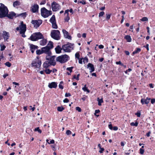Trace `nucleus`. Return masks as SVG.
<instances>
[{"label":"nucleus","instance_id":"58836bf2","mask_svg":"<svg viewBox=\"0 0 155 155\" xmlns=\"http://www.w3.org/2000/svg\"><path fill=\"white\" fill-rule=\"evenodd\" d=\"M140 20L142 21H148V19L146 17H143L140 19Z\"/></svg>","mask_w":155,"mask_h":155},{"label":"nucleus","instance_id":"3c124183","mask_svg":"<svg viewBox=\"0 0 155 155\" xmlns=\"http://www.w3.org/2000/svg\"><path fill=\"white\" fill-rule=\"evenodd\" d=\"M71 134V132L70 130H67L66 132V134L67 135H70Z\"/></svg>","mask_w":155,"mask_h":155},{"label":"nucleus","instance_id":"c9c22d12","mask_svg":"<svg viewBox=\"0 0 155 155\" xmlns=\"http://www.w3.org/2000/svg\"><path fill=\"white\" fill-rule=\"evenodd\" d=\"M47 142L48 143L50 144H53L54 143V141L53 140H52L49 141V140L48 139H47L46 140Z\"/></svg>","mask_w":155,"mask_h":155},{"label":"nucleus","instance_id":"423d86ee","mask_svg":"<svg viewBox=\"0 0 155 155\" xmlns=\"http://www.w3.org/2000/svg\"><path fill=\"white\" fill-rule=\"evenodd\" d=\"M41 15L45 18L48 17L52 14L51 11L47 10L45 7L41 8Z\"/></svg>","mask_w":155,"mask_h":155},{"label":"nucleus","instance_id":"603ef678","mask_svg":"<svg viewBox=\"0 0 155 155\" xmlns=\"http://www.w3.org/2000/svg\"><path fill=\"white\" fill-rule=\"evenodd\" d=\"M76 109L78 111V112H81V108L79 107H76Z\"/></svg>","mask_w":155,"mask_h":155},{"label":"nucleus","instance_id":"8fccbe9b","mask_svg":"<svg viewBox=\"0 0 155 155\" xmlns=\"http://www.w3.org/2000/svg\"><path fill=\"white\" fill-rule=\"evenodd\" d=\"M106 19L107 20L109 19L110 17V15L108 14H106Z\"/></svg>","mask_w":155,"mask_h":155},{"label":"nucleus","instance_id":"4d7b16f0","mask_svg":"<svg viewBox=\"0 0 155 155\" xmlns=\"http://www.w3.org/2000/svg\"><path fill=\"white\" fill-rule=\"evenodd\" d=\"M78 3H81L83 5H85L86 4L85 2L84 1H78Z\"/></svg>","mask_w":155,"mask_h":155},{"label":"nucleus","instance_id":"e2e57ef3","mask_svg":"<svg viewBox=\"0 0 155 155\" xmlns=\"http://www.w3.org/2000/svg\"><path fill=\"white\" fill-rule=\"evenodd\" d=\"M113 128V130H117L118 129V127L116 126L114 127Z\"/></svg>","mask_w":155,"mask_h":155},{"label":"nucleus","instance_id":"bb28decb","mask_svg":"<svg viewBox=\"0 0 155 155\" xmlns=\"http://www.w3.org/2000/svg\"><path fill=\"white\" fill-rule=\"evenodd\" d=\"M82 89L84 91H86L87 93H89L90 92V91L87 89V88L86 87V85H85L84 87L82 88Z\"/></svg>","mask_w":155,"mask_h":155},{"label":"nucleus","instance_id":"f8f14e48","mask_svg":"<svg viewBox=\"0 0 155 155\" xmlns=\"http://www.w3.org/2000/svg\"><path fill=\"white\" fill-rule=\"evenodd\" d=\"M39 6L37 4H34L31 7V10L33 13L37 12L38 11Z\"/></svg>","mask_w":155,"mask_h":155},{"label":"nucleus","instance_id":"69168bd1","mask_svg":"<svg viewBox=\"0 0 155 155\" xmlns=\"http://www.w3.org/2000/svg\"><path fill=\"white\" fill-rule=\"evenodd\" d=\"M144 47H145L146 48L147 50L148 51L149 50V45L147 44L146 45V46H144Z\"/></svg>","mask_w":155,"mask_h":155},{"label":"nucleus","instance_id":"f257e3e1","mask_svg":"<svg viewBox=\"0 0 155 155\" xmlns=\"http://www.w3.org/2000/svg\"><path fill=\"white\" fill-rule=\"evenodd\" d=\"M53 48V43L51 41H49L47 45L41 48L43 53L47 54L48 56L46 57V60H48L49 57L51 55L50 50Z\"/></svg>","mask_w":155,"mask_h":155},{"label":"nucleus","instance_id":"393cba45","mask_svg":"<svg viewBox=\"0 0 155 155\" xmlns=\"http://www.w3.org/2000/svg\"><path fill=\"white\" fill-rule=\"evenodd\" d=\"M27 15V14L26 12H24L23 13H21L20 14H18L16 16H21L25 18Z\"/></svg>","mask_w":155,"mask_h":155},{"label":"nucleus","instance_id":"13d9d810","mask_svg":"<svg viewBox=\"0 0 155 155\" xmlns=\"http://www.w3.org/2000/svg\"><path fill=\"white\" fill-rule=\"evenodd\" d=\"M151 103H152V104H153L154 103H155V99H154V98L152 99L151 100Z\"/></svg>","mask_w":155,"mask_h":155},{"label":"nucleus","instance_id":"a19ab883","mask_svg":"<svg viewBox=\"0 0 155 155\" xmlns=\"http://www.w3.org/2000/svg\"><path fill=\"white\" fill-rule=\"evenodd\" d=\"M79 75H80L79 74H78L77 75V76H76L75 75H74L73 76V79H76L77 80H79Z\"/></svg>","mask_w":155,"mask_h":155},{"label":"nucleus","instance_id":"bf43d9fd","mask_svg":"<svg viewBox=\"0 0 155 155\" xmlns=\"http://www.w3.org/2000/svg\"><path fill=\"white\" fill-rule=\"evenodd\" d=\"M108 127L110 129L112 130L113 127H112V125L111 124H109L108 125Z\"/></svg>","mask_w":155,"mask_h":155},{"label":"nucleus","instance_id":"a18cd8bd","mask_svg":"<svg viewBox=\"0 0 155 155\" xmlns=\"http://www.w3.org/2000/svg\"><path fill=\"white\" fill-rule=\"evenodd\" d=\"M5 64L6 66L9 67H10L11 65V64L8 62H6Z\"/></svg>","mask_w":155,"mask_h":155},{"label":"nucleus","instance_id":"79ce46f5","mask_svg":"<svg viewBox=\"0 0 155 155\" xmlns=\"http://www.w3.org/2000/svg\"><path fill=\"white\" fill-rule=\"evenodd\" d=\"M74 67H73L68 68H67L66 70L69 71L70 73H71L72 71V69Z\"/></svg>","mask_w":155,"mask_h":155},{"label":"nucleus","instance_id":"5fc2aeb1","mask_svg":"<svg viewBox=\"0 0 155 155\" xmlns=\"http://www.w3.org/2000/svg\"><path fill=\"white\" fill-rule=\"evenodd\" d=\"M117 64H120L122 66H124L123 64H122L120 61H117L116 62Z\"/></svg>","mask_w":155,"mask_h":155},{"label":"nucleus","instance_id":"72a5a7b5","mask_svg":"<svg viewBox=\"0 0 155 155\" xmlns=\"http://www.w3.org/2000/svg\"><path fill=\"white\" fill-rule=\"evenodd\" d=\"M64 109V108L62 106L58 107H57V110L59 111H62Z\"/></svg>","mask_w":155,"mask_h":155},{"label":"nucleus","instance_id":"0e129e2a","mask_svg":"<svg viewBox=\"0 0 155 155\" xmlns=\"http://www.w3.org/2000/svg\"><path fill=\"white\" fill-rule=\"evenodd\" d=\"M104 150V149L103 148H101L100 149V150L99 151V152L100 153H102L103 152V151Z\"/></svg>","mask_w":155,"mask_h":155},{"label":"nucleus","instance_id":"ddd939ff","mask_svg":"<svg viewBox=\"0 0 155 155\" xmlns=\"http://www.w3.org/2000/svg\"><path fill=\"white\" fill-rule=\"evenodd\" d=\"M49 59L48 60H50L49 61V64L51 65H52L53 66H54L56 64V62L55 61L54 59V57H51L49 58Z\"/></svg>","mask_w":155,"mask_h":155},{"label":"nucleus","instance_id":"9d476101","mask_svg":"<svg viewBox=\"0 0 155 155\" xmlns=\"http://www.w3.org/2000/svg\"><path fill=\"white\" fill-rule=\"evenodd\" d=\"M51 6L53 11H57L61 8V6L59 4L55 2H52L51 4Z\"/></svg>","mask_w":155,"mask_h":155},{"label":"nucleus","instance_id":"37998d69","mask_svg":"<svg viewBox=\"0 0 155 155\" xmlns=\"http://www.w3.org/2000/svg\"><path fill=\"white\" fill-rule=\"evenodd\" d=\"M1 47V51H3L5 48V46L3 45H0Z\"/></svg>","mask_w":155,"mask_h":155},{"label":"nucleus","instance_id":"f704fd0d","mask_svg":"<svg viewBox=\"0 0 155 155\" xmlns=\"http://www.w3.org/2000/svg\"><path fill=\"white\" fill-rule=\"evenodd\" d=\"M36 53L37 54H41L43 53V52L42 51V50L41 49V50H37L36 51Z\"/></svg>","mask_w":155,"mask_h":155},{"label":"nucleus","instance_id":"473e14b6","mask_svg":"<svg viewBox=\"0 0 155 155\" xmlns=\"http://www.w3.org/2000/svg\"><path fill=\"white\" fill-rule=\"evenodd\" d=\"M138 123L136 121L135 123L134 122H132L130 124L132 126H135V127H137L138 125Z\"/></svg>","mask_w":155,"mask_h":155},{"label":"nucleus","instance_id":"49530a36","mask_svg":"<svg viewBox=\"0 0 155 155\" xmlns=\"http://www.w3.org/2000/svg\"><path fill=\"white\" fill-rule=\"evenodd\" d=\"M135 115H136L138 117H140V112L139 111H137L135 113Z\"/></svg>","mask_w":155,"mask_h":155},{"label":"nucleus","instance_id":"a211bd4d","mask_svg":"<svg viewBox=\"0 0 155 155\" xmlns=\"http://www.w3.org/2000/svg\"><path fill=\"white\" fill-rule=\"evenodd\" d=\"M16 14L14 12H10L9 14H8L6 16L10 19H12L14 17L16 16Z\"/></svg>","mask_w":155,"mask_h":155},{"label":"nucleus","instance_id":"680f3d73","mask_svg":"<svg viewBox=\"0 0 155 155\" xmlns=\"http://www.w3.org/2000/svg\"><path fill=\"white\" fill-rule=\"evenodd\" d=\"M71 94L69 93H66L65 94V96L66 97H68L71 96Z\"/></svg>","mask_w":155,"mask_h":155},{"label":"nucleus","instance_id":"09e8293b","mask_svg":"<svg viewBox=\"0 0 155 155\" xmlns=\"http://www.w3.org/2000/svg\"><path fill=\"white\" fill-rule=\"evenodd\" d=\"M104 14V12H101L99 13V17L102 16Z\"/></svg>","mask_w":155,"mask_h":155},{"label":"nucleus","instance_id":"c756f323","mask_svg":"<svg viewBox=\"0 0 155 155\" xmlns=\"http://www.w3.org/2000/svg\"><path fill=\"white\" fill-rule=\"evenodd\" d=\"M97 101H98V105L99 106H101V103L103 102V98L100 99L99 98H98Z\"/></svg>","mask_w":155,"mask_h":155},{"label":"nucleus","instance_id":"2eb2a0df","mask_svg":"<svg viewBox=\"0 0 155 155\" xmlns=\"http://www.w3.org/2000/svg\"><path fill=\"white\" fill-rule=\"evenodd\" d=\"M57 86V83L54 82L49 83L48 85V87L50 88H56Z\"/></svg>","mask_w":155,"mask_h":155},{"label":"nucleus","instance_id":"6e6552de","mask_svg":"<svg viewBox=\"0 0 155 155\" xmlns=\"http://www.w3.org/2000/svg\"><path fill=\"white\" fill-rule=\"evenodd\" d=\"M69 57L67 54H64L59 56L56 58L57 61L63 63L67 62L69 59Z\"/></svg>","mask_w":155,"mask_h":155},{"label":"nucleus","instance_id":"f03ea898","mask_svg":"<svg viewBox=\"0 0 155 155\" xmlns=\"http://www.w3.org/2000/svg\"><path fill=\"white\" fill-rule=\"evenodd\" d=\"M8 12L7 7L4 4L0 3V18H2L6 16Z\"/></svg>","mask_w":155,"mask_h":155},{"label":"nucleus","instance_id":"774afa93","mask_svg":"<svg viewBox=\"0 0 155 155\" xmlns=\"http://www.w3.org/2000/svg\"><path fill=\"white\" fill-rule=\"evenodd\" d=\"M98 47H99V48L100 49H102V48H104V46L102 45H99Z\"/></svg>","mask_w":155,"mask_h":155},{"label":"nucleus","instance_id":"338daca9","mask_svg":"<svg viewBox=\"0 0 155 155\" xmlns=\"http://www.w3.org/2000/svg\"><path fill=\"white\" fill-rule=\"evenodd\" d=\"M45 3H46L45 1V0H44V1H43L42 2H41V3H40V5H44Z\"/></svg>","mask_w":155,"mask_h":155},{"label":"nucleus","instance_id":"de8ad7c7","mask_svg":"<svg viewBox=\"0 0 155 155\" xmlns=\"http://www.w3.org/2000/svg\"><path fill=\"white\" fill-rule=\"evenodd\" d=\"M144 152V150L142 148L140 149V153L141 154H143Z\"/></svg>","mask_w":155,"mask_h":155},{"label":"nucleus","instance_id":"4be33fe9","mask_svg":"<svg viewBox=\"0 0 155 155\" xmlns=\"http://www.w3.org/2000/svg\"><path fill=\"white\" fill-rule=\"evenodd\" d=\"M50 66V65L49 64V62L48 61H45L43 64L44 68L45 69H47V68L49 67Z\"/></svg>","mask_w":155,"mask_h":155},{"label":"nucleus","instance_id":"20e7f679","mask_svg":"<svg viewBox=\"0 0 155 155\" xmlns=\"http://www.w3.org/2000/svg\"><path fill=\"white\" fill-rule=\"evenodd\" d=\"M44 37L40 32H36L33 34L30 37V39L32 41H36L38 39L43 38Z\"/></svg>","mask_w":155,"mask_h":155},{"label":"nucleus","instance_id":"e433bc0d","mask_svg":"<svg viewBox=\"0 0 155 155\" xmlns=\"http://www.w3.org/2000/svg\"><path fill=\"white\" fill-rule=\"evenodd\" d=\"M63 82L61 81L60 82V84L59 85V88L61 89H62L63 88Z\"/></svg>","mask_w":155,"mask_h":155},{"label":"nucleus","instance_id":"f3484780","mask_svg":"<svg viewBox=\"0 0 155 155\" xmlns=\"http://www.w3.org/2000/svg\"><path fill=\"white\" fill-rule=\"evenodd\" d=\"M87 68L90 70V72H92L94 70V66L93 64L91 63H89L87 65Z\"/></svg>","mask_w":155,"mask_h":155},{"label":"nucleus","instance_id":"a878e982","mask_svg":"<svg viewBox=\"0 0 155 155\" xmlns=\"http://www.w3.org/2000/svg\"><path fill=\"white\" fill-rule=\"evenodd\" d=\"M50 21L51 23L55 22V17L54 15H53L52 16L50 19Z\"/></svg>","mask_w":155,"mask_h":155},{"label":"nucleus","instance_id":"6ab92c4d","mask_svg":"<svg viewBox=\"0 0 155 155\" xmlns=\"http://www.w3.org/2000/svg\"><path fill=\"white\" fill-rule=\"evenodd\" d=\"M62 49V48H61L59 45H58L55 48L56 52L57 54H59L61 53V52Z\"/></svg>","mask_w":155,"mask_h":155},{"label":"nucleus","instance_id":"39448f33","mask_svg":"<svg viewBox=\"0 0 155 155\" xmlns=\"http://www.w3.org/2000/svg\"><path fill=\"white\" fill-rule=\"evenodd\" d=\"M26 30V25L24 24L23 22L21 21L20 22V25L17 27L15 29V32L17 31H19L20 33H25Z\"/></svg>","mask_w":155,"mask_h":155},{"label":"nucleus","instance_id":"7ed1b4c3","mask_svg":"<svg viewBox=\"0 0 155 155\" xmlns=\"http://www.w3.org/2000/svg\"><path fill=\"white\" fill-rule=\"evenodd\" d=\"M74 48V44L70 43H68L62 46V50L66 52H70Z\"/></svg>","mask_w":155,"mask_h":155},{"label":"nucleus","instance_id":"4c0bfd02","mask_svg":"<svg viewBox=\"0 0 155 155\" xmlns=\"http://www.w3.org/2000/svg\"><path fill=\"white\" fill-rule=\"evenodd\" d=\"M45 72L47 74H49L52 71L51 70H50L49 69H46L45 70Z\"/></svg>","mask_w":155,"mask_h":155},{"label":"nucleus","instance_id":"ea45409f","mask_svg":"<svg viewBox=\"0 0 155 155\" xmlns=\"http://www.w3.org/2000/svg\"><path fill=\"white\" fill-rule=\"evenodd\" d=\"M88 61V59L87 58H83V62L84 64L87 63Z\"/></svg>","mask_w":155,"mask_h":155},{"label":"nucleus","instance_id":"b1692460","mask_svg":"<svg viewBox=\"0 0 155 155\" xmlns=\"http://www.w3.org/2000/svg\"><path fill=\"white\" fill-rule=\"evenodd\" d=\"M124 38L128 42H130L131 41L132 39L130 36L127 35L125 36Z\"/></svg>","mask_w":155,"mask_h":155},{"label":"nucleus","instance_id":"dca6fc26","mask_svg":"<svg viewBox=\"0 0 155 155\" xmlns=\"http://www.w3.org/2000/svg\"><path fill=\"white\" fill-rule=\"evenodd\" d=\"M150 100V98L148 97H147L145 99H142L141 100V102L143 104H148Z\"/></svg>","mask_w":155,"mask_h":155},{"label":"nucleus","instance_id":"c85d7f7f","mask_svg":"<svg viewBox=\"0 0 155 155\" xmlns=\"http://www.w3.org/2000/svg\"><path fill=\"white\" fill-rule=\"evenodd\" d=\"M20 2L18 1H16L13 4V6L14 7H16L20 5Z\"/></svg>","mask_w":155,"mask_h":155},{"label":"nucleus","instance_id":"7c9ffc66","mask_svg":"<svg viewBox=\"0 0 155 155\" xmlns=\"http://www.w3.org/2000/svg\"><path fill=\"white\" fill-rule=\"evenodd\" d=\"M34 131H38L39 133L41 134L42 132V131L41 130L39 129V127H37L35 128Z\"/></svg>","mask_w":155,"mask_h":155},{"label":"nucleus","instance_id":"6e6d98bb","mask_svg":"<svg viewBox=\"0 0 155 155\" xmlns=\"http://www.w3.org/2000/svg\"><path fill=\"white\" fill-rule=\"evenodd\" d=\"M79 60V63L80 64H82V62H83V58H79L78 59Z\"/></svg>","mask_w":155,"mask_h":155},{"label":"nucleus","instance_id":"864d4df0","mask_svg":"<svg viewBox=\"0 0 155 155\" xmlns=\"http://www.w3.org/2000/svg\"><path fill=\"white\" fill-rule=\"evenodd\" d=\"M70 19L69 17L68 16V15H67V17L65 18V21H68Z\"/></svg>","mask_w":155,"mask_h":155},{"label":"nucleus","instance_id":"052dcab7","mask_svg":"<svg viewBox=\"0 0 155 155\" xmlns=\"http://www.w3.org/2000/svg\"><path fill=\"white\" fill-rule=\"evenodd\" d=\"M63 101L64 103H67L69 102V100L67 98H65Z\"/></svg>","mask_w":155,"mask_h":155},{"label":"nucleus","instance_id":"4468645a","mask_svg":"<svg viewBox=\"0 0 155 155\" xmlns=\"http://www.w3.org/2000/svg\"><path fill=\"white\" fill-rule=\"evenodd\" d=\"M62 32L64 34V36L65 38L69 39H71V37L69 35V33L68 31L65 30L63 29L62 30Z\"/></svg>","mask_w":155,"mask_h":155},{"label":"nucleus","instance_id":"c03bdc74","mask_svg":"<svg viewBox=\"0 0 155 155\" xmlns=\"http://www.w3.org/2000/svg\"><path fill=\"white\" fill-rule=\"evenodd\" d=\"M75 57L76 58H77L78 59H79L80 57V54L78 52H77L75 54Z\"/></svg>","mask_w":155,"mask_h":155},{"label":"nucleus","instance_id":"9b49d317","mask_svg":"<svg viewBox=\"0 0 155 155\" xmlns=\"http://www.w3.org/2000/svg\"><path fill=\"white\" fill-rule=\"evenodd\" d=\"M31 23L35 28H37L42 24V21L39 20H32Z\"/></svg>","mask_w":155,"mask_h":155},{"label":"nucleus","instance_id":"1a4fd4ad","mask_svg":"<svg viewBox=\"0 0 155 155\" xmlns=\"http://www.w3.org/2000/svg\"><path fill=\"white\" fill-rule=\"evenodd\" d=\"M41 61L37 58L32 61L31 63V66L35 68H39L41 66Z\"/></svg>","mask_w":155,"mask_h":155},{"label":"nucleus","instance_id":"412c9836","mask_svg":"<svg viewBox=\"0 0 155 155\" xmlns=\"http://www.w3.org/2000/svg\"><path fill=\"white\" fill-rule=\"evenodd\" d=\"M38 48V47L37 46H35L33 45H30V48L31 52L32 53H33L35 50L37 49Z\"/></svg>","mask_w":155,"mask_h":155},{"label":"nucleus","instance_id":"5701e85b","mask_svg":"<svg viewBox=\"0 0 155 155\" xmlns=\"http://www.w3.org/2000/svg\"><path fill=\"white\" fill-rule=\"evenodd\" d=\"M47 42V40L45 39H44L40 41V44L41 45L44 46L46 44Z\"/></svg>","mask_w":155,"mask_h":155},{"label":"nucleus","instance_id":"0eeeda50","mask_svg":"<svg viewBox=\"0 0 155 155\" xmlns=\"http://www.w3.org/2000/svg\"><path fill=\"white\" fill-rule=\"evenodd\" d=\"M52 38L56 40H59L60 39V31L57 30H54L51 31V33Z\"/></svg>","mask_w":155,"mask_h":155},{"label":"nucleus","instance_id":"cd10ccee","mask_svg":"<svg viewBox=\"0 0 155 155\" xmlns=\"http://www.w3.org/2000/svg\"><path fill=\"white\" fill-rule=\"evenodd\" d=\"M141 51V49L139 48H137L133 52L132 54L134 55L135 54L138 53Z\"/></svg>","mask_w":155,"mask_h":155},{"label":"nucleus","instance_id":"aec40b11","mask_svg":"<svg viewBox=\"0 0 155 155\" xmlns=\"http://www.w3.org/2000/svg\"><path fill=\"white\" fill-rule=\"evenodd\" d=\"M3 33V37L5 40H7L9 37V34L8 32L4 31Z\"/></svg>","mask_w":155,"mask_h":155},{"label":"nucleus","instance_id":"2f4dec72","mask_svg":"<svg viewBox=\"0 0 155 155\" xmlns=\"http://www.w3.org/2000/svg\"><path fill=\"white\" fill-rule=\"evenodd\" d=\"M52 28H54L57 29L58 28V26L56 23V22H54L52 23Z\"/></svg>","mask_w":155,"mask_h":155}]
</instances>
